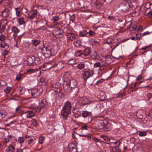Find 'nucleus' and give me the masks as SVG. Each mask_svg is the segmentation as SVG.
<instances>
[{
    "instance_id": "3",
    "label": "nucleus",
    "mask_w": 152,
    "mask_h": 152,
    "mask_svg": "<svg viewBox=\"0 0 152 152\" xmlns=\"http://www.w3.org/2000/svg\"><path fill=\"white\" fill-rule=\"evenodd\" d=\"M41 51L45 57L49 58L52 55V50L50 48L43 47L41 48Z\"/></svg>"
},
{
    "instance_id": "14",
    "label": "nucleus",
    "mask_w": 152,
    "mask_h": 152,
    "mask_svg": "<svg viewBox=\"0 0 152 152\" xmlns=\"http://www.w3.org/2000/svg\"><path fill=\"white\" fill-rule=\"evenodd\" d=\"M7 113L4 110H0V120L4 118L7 115Z\"/></svg>"
},
{
    "instance_id": "5",
    "label": "nucleus",
    "mask_w": 152,
    "mask_h": 152,
    "mask_svg": "<svg viewBox=\"0 0 152 152\" xmlns=\"http://www.w3.org/2000/svg\"><path fill=\"white\" fill-rule=\"evenodd\" d=\"M35 57L32 55L28 56L27 57V64L28 66H30L34 63V60Z\"/></svg>"
},
{
    "instance_id": "18",
    "label": "nucleus",
    "mask_w": 152,
    "mask_h": 152,
    "mask_svg": "<svg viewBox=\"0 0 152 152\" xmlns=\"http://www.w3.org/2000/svg\"><path fill=\"white\" fill-rule=\"evenodd\" d=\"M12 138V136L10 135H9L7 138H5L3 141V144L6 145L7 143L9 141L10 139Z\"/></svg>"
},
{
    "instance_id": "32",
    "label": "nucleus",
    "mask_w": 152,
    "mask_h": 152,
    "mask_svg": "<svg viewBox=\"0 0 152 152\" xmlns=\"http://www.w3.org/2000/svg\"><path fill=\"white\" fill-rule=\"evenodd\" d=\"M79 35L80 37H85L86 36V31H80L79 32Z\"/></svg>"
},
{
    "instance_id": "48",
    "label": "nucleus",
    "mask_w": 152,
    "mask_h": 152,
    "mask_svg": "<svg viewBox=\"0 0 152 152\" xmlns=\"http://www.w3.org/2000/svg\"><path fill=\"white\" fill-rule=\"evenodd\" d=\"M101 64L99 62H97L95 63L94 65V67L95 68L99 67L100 66Z\"/></svg>"
},
{
    "instance_id": "54",
    "label": "nucleus",
    "mask_w": 152,
    "mask_h": 152,
    "mask_svg": "<svg viewBox=\"0 0 152 152\" xmlns=\"http://www.w3.org/2000/svg\"><path fill=\"white\" fill-rule=\"evenodd\" d=\"M95 100L91 101L89 99L86 100V104H89L93 103L94 102H95Z\"/></svg>"
},
{
    "instance_id": "41",
    "label": "nucleus",
    "mask_w": 152,
    "mask_h": 152,
    "mask_svg": "<svg viewBox=\"0 0 152 152\" xmlns=\"http://www.w3.org/2000/svg\"><path fill=\"white\" fill-rule=\"evenodd\" d=\"M7 84V83L3 80H2L0 81V87L6 86Z\"/></svg>"
},
{
    "instance_id": "49",
    "label": "nucleus",
    "mask_w": 152,
    "mask_h": 152,
    "mask_svg": "<svg viewBox=\"0 0 152 152\" xmlns=\"http://www.w3.org/2000/svg\"><path fill=\"white\" fill-rule=\"evenodd\" d=\"M70 21H74L75 20V17L74 14H73L71 15L70 18Z\"/></svg>"
},
{
    "instance_id": "34",
    "label": "nucleus",
    "mask_w": 152,
    "mask_h": 152,
    "mask_svg": "<svg viewBox=\"0 0 152 152\" xmlns=\"http://www.w3.org/2000/svg\"><path fill=\"white\" fill-rule=\"evenodd\" d=\"M58 31H60V32L58 33L57 35H60L59 37L62 38L63 37L64 35L62 34L64 33V31L63 30L61 29L60 28H58Z\"/></svg>"
},
{
    "instance_id": "45",
    "label": "nucleus",
    "mask_w": 152,
    "mask_h": 152,
    "mask_svg": "<svg viewBox=\"0 0 152 152\" xmlns=\"http://www.w3.org/2000/svg\"><path fill=\"white\" fill-rule=\"evenodd\" d=\"M59 18L58 17L56 16L53 17L52 20L53 21V22L55 23L58 21L59 20Z\"/></svg>"
},
{
    "instance_id": "30",
    "label": "nucleus",
    "mask_w": 152,
    "mask_h": 152,
    "mask_svg": "<svg viewBox=\"0 0 152 152\" xmlns=\"http://www.w3.org/2000/svg\"><path fill=\"white\" fill-rule=\"evenodd\" d=\"M68 63L69 65H72L73 64H75L76 61L75 59H72L68 61Z\"/></svg>"
},
{
    "instance_id": "22",
    "label": "nucleus",
    "mask_w": 152,
    "mask_h": 152,
    "mask_svg": "<svg viewBox=\"0 0 152 152\" xmlns=\"http://www.w3.org/2000/svg\"><path fill=\"white\" fill-rule=\"evenodd\" d=\"M12 31L15 34H17L19 32V30L15 26L12 27Z\"/></svg>"
},
{
    "instance_id": "12",
    "label": "nucleus",
    "mask_w": 152,
    "mask_h": 152,
    "mask_svg": "<svg viewBox=\"0 0 152 152\" xmlns=\"http://www.w3.org/2000/svg\"><path fill=\"white\" fill-rule=\"evenodd\" d=\"M68 41H72L75 39V35L74 33H69L66 34Z\"/></svg>"
},
{
    "instance_id": "2",
    "label": "nucleus",
    "mask_w": 152,
    "mask_h": 152,
    "mask_svg": "<svg viewBox=\"0 0 152 152\" xmlns=\"http://www.w3.org/2000/svg\"><path fill=\"white\" fill-rule=\"evenodd\" d=\"M121 10L124 12H127L131 10L134 7L132 3H122L120 5Z\"/></svg>"
},
{
    "instance_id": "20",
    "label": "nucleus",
    "mask_w": 152,
    "mask_h": 152,
    "mask_svg": "<svg viewBox=\"0 0 152 152\" xmlns=\"http://www.w3.org/2000/svg\"><path fill=\"white\" fill-rule=\"evenodd\" d=\"M18 21L19 24L20 25H22L25 24V19L24 18L22 17L18 19Z\"/></svg>"
},
{
    "instance_id": "25",
    "label": "nucleus",
    "mask_w": 152,
    "mask_h": 152,
    "mask_svg": "<svg viewBox=\"0 0 152 152\" xmlns=\"http://www.w3.org/2000/svg\"><path fill=\"white\" fill-rule=\"evenodd\" d=\"M41 63V61L40 58L38 57H35L34 60V63L36 65H39Z\"/></svg>"
},
{
    "instance_id": "60",
    "label": "nucleus",
    "mask_w": 152,
    "mask_h": 152,
    "mask_svg": "<svg viewBox=\"0 0 152 152\" xmlns=\"http://www.w3.org/2000/svg\"><path fill=\"white\" fill-rule=\"evenodd\" d=\"M92 115V113L91 112H88L86 110V117H87L88 116H91V115Z\"/></svg>"
},
{
    "instance_id": "51",
    "label": "nucleus",
    "mask_w": 152,
    "mask_h": 152,
    "mask_svg": "<svg viewBox=\"0 0 152 152\" xmlns=\"http://www.w3.org/2000/svg\"><path fill=\"white\" fill-rule=\"evenodd\" d=\"M146 133L145 132H140L139 134V135L140 136H143L146 135Z\"/></svg>"
},
{
    "instance_id": "23",
    "label": "nucleus",
    "mask_w": 152,
    "mask_h": 152,
    "mask_svg": "<svg viewBox=\"0 0 152 152\" xmlns=\"http://www.w3.org/2000/svg\"><path fill=\"white\" fill-rule=\"evenodd\" d=\"M137 27V26L136 25H134L133 26H128L127 27L129 29V31L131 32H132L133 31H135Z\"/></svg>"
},
{
    "instance_id": "11",
    "label": "nucleus",
    "mask_w": 152,
    "mask_h": 152,
    "mask_svg": "<svg viewBox=\"0 0 152 152\" xmlns=\"http://www.w3.org/2000/svg\"><path fill=\"white\" fill-rule=\"evenodd\" d=\"M79 103L82 106L86 105V97L82 95H81L80 96Z\"/></svg>"
},
{
    "instance_id": "38",
    "label": "nucleus",
    "mask_w": 152,
    "mask_h": 152,
    "mask_svg": "<svg viewBox=\"0 0 152 152\" xmlns=\"http://www.w3.org/2000/svg\"><path fill=\"white\" fill-rule=\"evenodd\" d=\"M32 123L33 125L34 126H37L38 124V123L37 121L35 119H34L32 120Z\"/></svg>"
},
{
    "instance_id": "55",
    "label": "nucleus",
    "mask_w": 152,
    "mask_h": 152,
    "mask_svg": "<svg viewBox=\"0 0 152 152\" xmlns=\"http://www.w3.org/2000/svg\"><path fill=\"white\" fill-rule=\"evenodd\" d=\"M5 45H6V43L4 42H0V45L1 48H4Z\"/></svg>"
},
{
    "instance_id": "63",
    "label": "nucleus",
    "mask_w": 152,
    "mask_h": 152,
    "mask_svg": "<svg viewBox=\"0 0 152 152\" xmlns=\"http://www.w3.org/2000/svg\"><path fill=\"white\" fill-rule=\"evenodd\" d=\"M9 146V148H10V149L12 148L13 151L15 150V147L12 145H10Z\"/></svg>"
},
{
    "instance_id": "35",
    "label": "nucleus",
    "mask_w": 152,
    "mask_h": 152,
    "mask_svg": "<svg viewBox=\"0 0 152 152\" xmlns=\"http://www.w3.org/2000/svg\"><path fill=\"white\" fill-rule=\"evenodd\" d=\"M54 92L56 94H57L59 93L60 91V88H59V86L57 87V88H55L53 90Z\"/></svg>"
},
{
    "instance_id": "6",
    "label": "nucleus",
    "mask_w": 152,
    "mask_h": 152,
    "mask_svg": "<svg viewBox=\"0 0 152 152\" xmlns=\"http://www.w3.org/2000/svg\"><path fill=\"white\" fill-rule=\"evenodd\" d=\"M10 11L8 8H5L1 12L2 16L4 18H7L10 15Z\"/></svg>"
},
{
    "instance_id": "15",
    "label": "nucleus",
    "mask_w": 152,
    "mask_h": 152,
    "mask_svg": "<svg viewBox=\"0 0 152 152\" xmlns=\"http://www.w3.org/2000/svg\"><path fill=\"white\" fill-rule=\"evenodd\" d=\"M111 130V125L109 123H107L105 124L104 126V130L105 131H108Z\"/></svg>"
},
{
    "instance_id": "16",
    "label": "nucleus",
    "mask_w": 152,
    "mask_h": 152,
    "mask_svg": "<svg viewBox=\"0 0 152 152\" xmlns=\"http://www.w3.org/2000/svg\"><path fill=\"white\" fill-rule=\"evenodd\" d=\"M26 113H27L26 116L27 118H30L34 116L35 115L34 113L32 110L28 111Z\"/></svg>"
},
{
    "instance_id": "42",
    "label": "nucleus",
    "mask_w": 152,
    "mask_h": 152,
    "mask_svg": "<svg viewBox=\"0 0 152 152\" xmlns=\"http://www.w3.org/2000/svg\"><path fill=\"white\" fill-rule=\"evenodd\" d=\"M80 41L77 40H75V41L74 42V45L77 47L79 46L80 45Z\"/></svg>"
},
{
    "instance_id": "27",
    "label": "nucleus",
    "mask_w": 152,
    "mask_h": 152,
    "mask_svg": "<svg viewBox=\"0 0 152 152\" xmlns=\"http://www.w3.org/2000/svg\"><path fill=\"white\" fill-rule=\"evenodd\" d=\"M16 14L17 17L20 16V7H18L15 8Z\"/></svg>"
},
{
    "instance_id": "8",
    "label": "nucleus",
    "mask_w": 152,
    "mask_h": 152,
    "mask_svg": "<svg viewBox=\"0 0 152 152\" xmlns=\"http://www.w3.org/2000/svg\"><path fill=\"white\" fill-rule=\"evenodd\" d=\"M71 108V105L70 103L68 101L66 102L64 104V106L63 107V110H66V111L70 112Z\"/></svg>"
},
{
    "instance_id": "44",
    "label": "nucleus",
    "mask_w": 152,
    "mask_h": 152,
    "mask_svg": "<svg viewBox=\"0 0 152 152\" xmlns=\"http://www.w3.org/2000/svg\"><path fill=\"white\" fill-rule=\"evenodd\" d=\"M141 33H137L136 34V39L139 40L140 39V37H141Z\"/></svg>"
},
{
    "instance_id": "10",
    "label": "nucleus",
    "mask_w": 152,
    "mask_h": 152,
    "mask_svg": "<svg viewBox=\"0 0 152 152\" xmlns=\"http://www.w3.org/2000/svg\"><path fill=\"white\" fill-rule=\"evenodd\" d=\"M70 112L66 111V110H62L61 111V114L63 116L64 119L65 120H67L68 117V115L70 113Z\"/></svg>"
},
{
    "instance_id": "62",
    "label": "nucleus",
    "mask_w": 152,
    "mask_h": 152,
    "mask_svg": "<svg viewBox=\"0 0 152 152\" xmlns=\"http://www.w3.org/2000/svg\"><path fill=\"white\" fill-rule=\"evenodd\" d=\"M151 46V45H149L148 46H146L142 48L141 49L142 50H143L145 49H147V48H148L150 46Z\"/></svg>"
},
{
    "instance_id": "4",
    "label": "nucleus",
    "mask_w": 152,
    "mask_h": 152,
    "mask_svg": "<svg viewBox=\"0 0 152 152\" xmlns=\"http://www.w3.org/2000/svg\"><path fill=\"white\" fill-rule=\"evenodd\" d=\"M66 84L68 85L72 88H74L77 86V82L75 79L69 80H66Z\"/></svg>"
},
{
    "instance_id": "36",
    "label": "nucleus",
    "mask_w": 152,
    "mask_h": 152,
    "mask_svg": "<svg viewBox=\"0 0 152 152\" xmlns=\"http://www.w3.org/2000/svg\"><path fill=\"white\" fill-rule=\"evenodd\" d=\"M32 42L33 45L36 46L40 43V41H39L34 40H33Z\"/></svg>"
},
{
    "instance_id": "46",
    "label": "nucleus",
    "mask_w": 152,
    "mask_h": 152,
    "mask_svg": "<svg viewBox=\"0 0 152 152\" xmlns=\"http://www.w3.org/2000/svg\"><path fill=\"white\" fill-rule=\"evenodd\" d=\"M91 50L89 47L86 48V56L90 54Z\"/></svg>"
},
{
    "instance_id": "28",
    "label": "nucleus",
    "mask_w": 152,
    "mask_h": 152,
    "mask_svg": "<svg viewBox=\"0 0 152 152\" xmlns=\"http://www.w3.org/2000/svg\"><path fill=\"white\" fill-rule=\"evenodd\" d=\"M101 137L103 139L104 141L107 142H109L110 141V139L108 137L106 136L102 135L101 136Z\"/></svg>"
},
{
    "instance_id": "17",
    "label": "nucleus",
    "mask_w": 152,
    "mask_h": 152,
    "mask_svg": "<svg viewBox=\"0 0 152 152\" xmlns=\"http://www.w3.org/2000/svg\"><path fill=\"white\" fill-rule=\"evenodd\" d=\"M92 3L95 5L96 8L97 9H99L102 6V4L100 3H96V0H92Z\"/></svg>"
},
{
    "instance_id": "33",
    "label": "nucleus",
    "mask_w": 152,
    "mask_h": 152,
    "mask_svg": "<svg viewBox=\"0 0 152 152\" xmlns=\"http://www.w3.org/2000/svg\"><path fill=\"white\" fill-rule=\"evenodd\" d=\"M12 89V87L7 86L6 88L4 89V91L5 93L8 94L10 92L11 89Z\"/></svg>"
},
{
    "instance_id": "7",
    "label": "nucleus",
    "mask_w": 152,
    "mask_h": 152,
    "mask_svg": "<svg viewBox=\"0 0 152 152\" xmlns=\"http://www.w3.org/2000/svg\"><path fill=\"white\" fill-rule=\"evenodd\" d=\"M69 151V152H77V148L76 146L74 144L71 143L68 145Z\"/></svg>"
},
{
    "instance_id": "50",
    "label": "nucleus",
    "mask_w": 152,
    "mask_h": 152,
    "mask_svg": "<svg viewBox=\"0 0 152 152\" xmlns=\"http://www.w3.org/2000/svg\"><path fill=\"white\" fill-rule=\"evenodd\" d=\"M112 40L111 39L108 38L106 40V42L107 44L109 45L112 43Z\"/></svg>"
},
{
    "instance_id": "40",
    "label": "nucleus",
    "mask_w": 152,
    "mask_h": 152,
    "mask_svg": "<svg viewBox=\"0 0 152 152\" xmlns=\"http://www.w3.org/2000/svg\"><path fill=\"white\" fill-rule=\"evenodd\" d=\"M44 141V140L43 137H40L39 138L38 142L39 143L41 144H42Z\"/></svg>"
},
{
    "instance_id": "57",
    "label": "nucleus",
    "mask_w": 152,
    "mask_h": 152,
    "mask_svg": "<svg viewBox=\"0 0 152 152\" xmlns=\"http://www.w3.org/2000/svg\"><path fill=\"white\" fill-rule=\"evenodd\" d=\"M91 75V74L90 72L88 71H86V76H87L86 77V80L90 77Z\"/></svg>"
},
{
    "instance_id": "31",
    "label": "nucleus",
    "mask_w": 152,
    "mask_h": 152,
    "mask_svg": "<svg viewBox=\"0 0 152 152\" xmlns=\"http://www.w3.org/2000/svg\"><path fill=\"white\" fill-rule=\"evenodd\" d=\"M6 29V25L4 24L2 26L0 25V32L2 33L4 32Z\"/></svg>"
},
{
    "instance_id": "24",
    "label": "nucleus",
    "mask_w": 152,
    "mask_h": 152,
    "mask_svg": "<svg viewBox=\"0 0 152 152\" xmlns=\"http://www.w3.org/2000/svg\"><path fill=\"white\" fill-rule=\"evenodd\" d=\"M95 34L96 33L95 32L91 30H89L88 32H87L86 31V34H88L89 36L90 37L94 36Z\"/></svg>"
},
{
    "instance_id": "37",
    "label": "nucleus",
    "mask_w": 152,
    "mask_h": 152,
    "mask_svg": "<svg viewBox=\"0 0 152 152\" xmlns=\"http://www.w3.org/2000/svg\"><path fill=\"white\" fill-rule=\"evenodd\" d=\"M18 141L20 144L23 143L24 141V139L23 137H20L18 138Z\"/></svg>"
},
{
    "instance_id": "9",
    "label": "nucleus",
    "mask_w": 152,
    "mask_h": 152,
    "mask_svg": "<svg viewBox=\"0 0 152 152\" xmlns=\"http://www.w3.org/2000/svg\"><path fill=\"white\" fill-rule=\"evenodd\" d=\"M63 88L65 92L67 94L71 92L72 91V88H71L68 85L65 83L63 84Z\"/></svg>"
},
{
    "instance_id": "47",
    "label": "nucleus",
    "mask_w": 152,
    "mask_h": 152,
    "mask_svg": "<svg viewBox=\"0 0 152 152\" xmlns=\"http://www.w3.org/2000/svg\"><path fill=\"white\" fill-rule=\"evenodd\" d=\"M21 74L19 73L18 74L16 77V80L17 81L19 80L21 77Z\"/></svg>"
},
{
    "instance_id": "53",
    "label": "nucleus",
    "mask_w": 152,
    "mask_h": 152,
    "mask_svg": "<svg viewBox=\"0 0 152 152\" xmlns=\"http://www.w3.org/2000/svg\"><path fill=\"white\" fill-rule=\"evenodd\" d=\"M42 67H43V68H46V69H51L53 66H51L50 67H49L48 66V65H42L41 66Z\"/></svg>"
},
{
    "instance_id": "58",
    "label": "nucleus",
    "mask_w": 152,
    "mask_h": 152,
    "mask_svg": "<svg viewBox=\"0 0 152 152\" xmlns=\"http://www.w3.org/2000/svg\"><path fill=\"white\" fill-rule=\"evenodd\" d=\"M5 39V36L1 35L0 36V40L1 41H3Z\"/></svg>"
},
{
    "instance_id": "13",
    "label": "nucleus",
    "mask_w": 152,
    "mask_h": 152,
    "mask_svg": "<svg viewBox=\"0 0 152 152\" xmlns=\"http://www.w3.org/2000/svg\"><path fill=\"white\" fill-rule=\"evenodd\" d=\"M38 13V12L37 10H34L33 12L31 14L28 15V18L31 19H33L37 16Z\"/></svg>"
},
{
    "instance_id": "21",
    "label": "nucleus",
    "mask_w": 152,
    "mask_h": 152,
    "mask_svg": "<svg viewBox=\"0 0 152 152\" xmlns=\"http://www.w3.org/2000/svg\"><path fill=\"white\" fill-rule=\"evenodd\" d=\"M18 89L20 92V95L23 94L25 91V89L23 87H20Z\"/></svg>"
},
{
    "instance_id": "26",
    "label": "nucleus",
    "mask_w": 152,
    "mask_h": 152,
    "mask_svg": "<svg viewBox=\"0 0 152 152\" xmlns=\"http://www.w3.org/2000/svg\"><path fill=\"white\" fill-rule=\"evenodd\" d=\"M104 122L100 123L98 124L99 128L102 130H104Z\"/></svg>"
},
{
    "instance_id": "1",
    "label": "nucleus",
    "mask_w": 152,
    "mask_h": 152,
    "mask_svg": "<svg viewBox=\"0 0 152 152\" xmlns=\"http://www.w3.org/2000/svg\"><path fill=\"white\" fill-rule=\"evenodd\" d=\"M48 103L46 99H43L41 102L40 105L37 106L36 108V111L38 112L42 111L43 112L48 108Z\"/></svg>"
},
{
    "instance_id": "59",
    "label": "nucleus",
    "mask_w": 152,
    "mask_h": 152,
    "mask_svg": "<svg viewBox=\"0 0 152 152\" xmlns=\"http://www.w3.org/2000/svg\"><path fill=\"white\" fill-rule=\"evenodd\" d=\"M60 84L59 83H56L53 85V88H57V87L59 86V88L60 87Z\"/></svg>"
},
{
    "instance_id": "19",
    "label": "nucleus",
    "mask_w": 152,
    "mask_h": 152,
    "mask_svg": "<svg viewBox=\"0 0 152 152\" xmlns=\"http://www.w3.org/2000/svg\"><path fill=\"white\" fill-rule=\"evenodd\" d=\"M31 94L32 96H34L38 92V90L37 88H33L31 90Z\"/></svg>"
},
{
    "instance_id": "52",
    "label": "nucleus",
    "mask_w": 152,
    "mask_h": 152,
    "mask_svg": "<svg viewBox=\"0 0 152 152\" xmlns=\"http://www.w3.org/2000/svg\"><path fill=\"white\" fill-rule=\"evenodd\" d=\"M22 110L21 107L20 106H19L18 107H17L16 109V111L17 112H21L22 111Z\"/></svg>"
},
{
    "instance_id": "39",
    "label": "nucleus",
    "mask_w": 152,
    "mask_h": 152,
    "mask_svg": "<svg viewBox=\"0 0 152 152\" xmlns=\"http://www.w3.org/2000/svg\"><path fill=\"white\" fill-rule=\"evenodd\" d=\"M85 65L83 64H80L77 65V67L80 69H82L84 67Z\"/></svg>"
},
{
    "instance_id": "64",
    "label": "nucleus",
    "mask_w": 152,
    "mask_h": 152,
    "mask_svg": "<svg viewBox=\"0 0 152 152\" xmlns=\"http://www.w3.org/2000/svg\"><path fill=\"white\" fill-rule=\"evenodd\" d=\"M12 151L10 149V148H9V147L8 146L6 149V151L7 152H10V151Z\"/></svg>"
},
{
    "instance_id": "29",
    "label": "nucleus",
    "mask_w": 152,
    "mask_h": 152,
    "mask_svg": "<svg viewBox=\"0 0 152 152\" xmlns=\"http://www.w3.org/2000/svg\"><path fill=\"white\" fill-rule=\"evenodd\" d=\"M148 10H149L148 13L147 15L148 17L151 18L152 16V10L151 9L150 7H149L147 9Z\"/></svg>"
},
{
    "instance_id": "56",
    "label": "nucleus",
    "mask_w": 152,
    "mask_h": 152,
    "mask_svg": "<svg viewBox=\"0 0 152 152\" xmlns=\"http://www.w3.org/2000/svg\"><path fill=\"white\" fill-rule=\"evenodd\" d=\"M92 64L91 63H90L89 61H86V66H87V69H89V65L91 66V65Z\"/></svg>"
},
{
    "instance_id": "43",
    "label": "nucleus",
    "mask_w": 152,
    "mask_h": 152,
    "mask_svg": "<svg viewBox=\"0 0 152 152\" xmlns=\"http://www.w3.org/2000/svg\"><path fill=\"white\" fill-rule=\"evenodd\" d=\"M75 54L76 56H80L82 54V51L80 50L77 51L75 53Z\"/></svg>"
},
{
    "instance_id": "61",
    "label": "nucleus",
    "mask_w": 152,
    "mask_h": 152,
    "mask_svg": "<svg viewBox=\"0 0 152 152\" xmlns=\"http://www.w3.org/2000/svg\"><path fill=\"white\" fill-rule=\"evenodd\" d=\"M142 79V76L141 74L137 78L136 80L138 81Z\"/></svg>"
}]
</instances>
